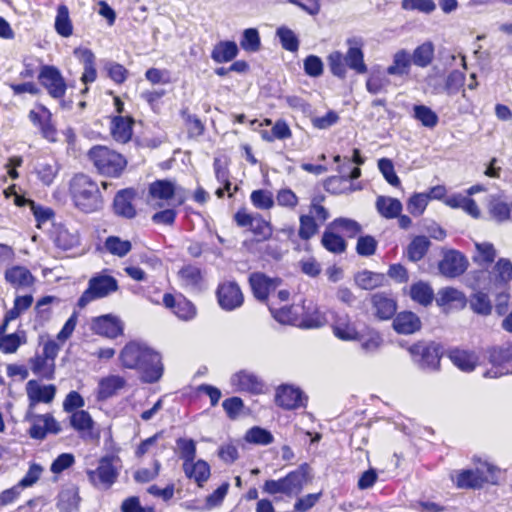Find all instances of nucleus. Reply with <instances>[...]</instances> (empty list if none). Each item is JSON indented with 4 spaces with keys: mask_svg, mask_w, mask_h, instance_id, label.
<instances>
[{
    "mask_svg": "<svg viewBox=\"0 0 512 512\" xmlns=\"http://www.w3.org/2000/svg\"><path fill=\"white\" fill-rule=\"evenodd\" d=\"M119 359L124 368L136 370L145 383H155L162 377L161 356L145 343H127L121 350Z\"/></svg>",
    "mask_w": 512,
    "mask_h": 512,
    "instance_id": "obj_1",
    "label": "nucleus"
},
{
    "mask_svg": "<svg viewBox=\"0 0 512 512\" xmlns=\"http://www.w3.org/2000/svg\"><path fill=\"white\" fill-rule=\"evenodd\" d=\"M69 195L79 211L90 214L103 208L104 200L98 183L86 174H76L69 182Z\"/></svg>",
    "mask_w": 512,
    "mask_h": 512,
    "instance_id": "obj_2",
    "label": "nucleus"
},
{
    "mask_svg": "<svg viewBox=\"0 0 512 512\" xmlns=\"http://www.w3.org/2000/svg\"><path fill=\"white\" fill-rule=\"evenodd\" d=\"M122 469V461L115 454L101 457L95 469L86 471L89 482L99 490L110 489L117 481Z\"/></svg>",
    "mask_w": 512,
    "mask_h": 512,
    "instance_id": "obj_3",
    "label": "nucleus"
},
{
    "mask_svg": "<svg viewBox=\"0 0 512 512\" xmlns=\"http://www.w3.org/2000/svg\"><path fill=\"white\" fill-rule=\"evenodd\" d=\"M88 155L99 173L107 176H119L127 164L121 154L105 146L91 148Z\"/></svg>",
    "mask_w": 512,
    "mask_h": 512,
    "instance_id": "obj_4",
    "label": "nucleus"
},
{
    "mask_svg": "<svg viewBox=\"0 0 512 512\" xmlns=\"http://www.w3.org/2000/svg\"><path fill=\"white\" fill-rule=\"evenodd\" d=\"M185 199V190L170 180H156L149 185L148 202L158 208L170 205V201L181 205Z\"/></svg>",
    "mask_w": 512,
    "mask_h": 512,
    "instance_id": "obj_5",
    "label": "nucleus"
},
{
    "mask_svg": "<svg viewBox=\"0 0 512 512\" xmlns=\"http://www.w3.org/2000/svg\"><path fill=\"white\" fill-rule=\"evenodd\" d=\"M118 290V281L104 272L94 275L88 282L87 289L78 299V306L84 308L96 299L107 297Z\"/></svg>",
    "mask_w": 512,
    "mask_h": 512,
    "instance_id": "obj_6",
    "label": "nucleus"
},
{
    "mask_svg": "<svg viewBox=\"0 0 512 512\" xmlns=\"http://www.w3.org/2000/svg\"><path fill=\"white\" fill-rule=\"evenodd\" d=\"M499 470L487 463L481 462L475 470H463L457 477V486L460 488H478L484 483L496 484Z\"/></svg>",
    "mask_w": 512,
    "mask_h": 512,
    "instance_id": "obj_7",
    "label": "nucleus"
},
{
    "mask_svg": "<svg viewBox=\"0 0 512 512\" xmlns=\"http://www.w3.org/2000/svg\"><path fill=\"white\" fill-rule=\"evenodd\" d=\"M413 361L427 371H435L440 364V347L435 343L418 342L409 347Z\"/></svg>",
    "mask_w": 512,
    "mask_h": 512,
    "instance_id": "obj_8",
    "label": "nucleus"
},
{
    "mask_svg": "<svg viewBox=\"0 0 512 512\" xmlns=\"http://www.w3.org/2000/svg\"><path fill=\"white\" fill-rule=\"evenodd\" d=\"M38 80L51 97L60 99L65 95L67 86L60 71L56 67L49 65L43 66L38 75Z\"/></svg>",
    "mask_w": 512,
    "mask_h": 512,
    "instance_id": "obj_9",
    "label": "nucleus"
},
{
    "mask_svg": "<svg viewBox=\"0 0 512 512\" xmlns=\"http://www.w3.org/2000/svg\"><path fill=\"white\" fill-rule=\"evenodd\" d=\"M56 391V386L53 384L44 385L37 380H29L26 383L29 413H31L39 403L50 404L53 402Z\"/></svg>",
    "mask_w": 512,
    "mask_h": 512,
    "instance_id": "obj_10",
    "label": "nucleus"
},
{
    "mask_svg": "<svg viewBox=\"0 0 512 512\" xmlns=\"http://www.w3.org/2000/svg\"><path fill=\"white\" fill-rule=\"evenodd\" d=\"M217 299L220 307L226 311L239 308L244 301L239 285L233 281H227L218 286Z\"/></svg>",
    "mask_w": 512,
    "mask_h": 512,
    "instance_id": "obj_11",
    "label": "nucleus"
},
{
    "mask_svg": "<svg viewBox=\"0 0 512 512\" xmlns=\"http://www.w3.org/2000/svg\"><path fill=\"white\" fill-rule=\"evenodd\" d=\"M440 273L448 278H455L462 275L468 267L466 257L456 250H448L444 253L443 259L439 262Z\"/></svg>",
    "mask_w": 512,
    "mask_h": 512,
    "instance_id": "obj_12",
    "label": "nucleus"
},
{
    "mask_svg": "<svg viewBox=\"0 0 512 512\" xmlns=\"http://www.w3.org/2000/svg\"><path fill=\"white\" fill-rule=\"evenodd\" d=\"M332 329L334 335L343 341H356L360 331L351 317L344 312H337L333 317Z\"/></svg>",
    "mask_w": 512,
    "mask_h": 512,
    "instance_id": "obj_13",
    "label": "nucleus"
},
{
    "mask_svg": "<svg viewBox=\"0 0 512 512\" xmlns=\"http://www.w3.org/2000/svg\"><path fill=\"white\" fill-rule=\"evenodd\" d=\"M348 50L345 57L347 67L357 74H364L367 72V65L364 62V53L362 50L363 42L360 38L352 37L346 41Z\"/></svg>",
    "mask_w": 512,
    "mask_h": 512,
    "instance_id": "obj_14",
    "label": "nucleus"
},
{
    "mask_svg": "<svg viewBox=\"0 0 512 512\" xmlns=\"http://www.w3.org/2000/svg\"><path fill=\"white\" fill-rule=\"evenodd\" d=\"M4 279L16 290H26L35 283V277L31 271L22 265H13L4 272Z\"/></svg>",
    "mask_w": 512,
    "mask_h": 512,
    "instance_id": "obj_15",
    "label": "nucleus"
},
{
    "mask_svg": "<svg viewBox=\"0 0 512 512\" xmlns=\"http://www.w3.org/2000/svg\"><path fill=\"white\" fill-rule=\"evenodd\" d=\"M163 304L183 321L192 320L196 316V308L191 301L183 296L175 297L166 293L163 296Z\"/></svg>",
    "mask_w": 512,
    "mask_h": 512,
    "instance_id": "obj_16",
    "label": "nucleus"
},
{
    "mask_svg": "<svg viewBox=\"0 0 512 512\" xmlns=\"http://www.w3.org/2000/svg\"><path fill=\"white\" fill-rule=\"evenodd\" d=\"M276 403L284 409L291 410L305 406L306 398L299 388L283 385L277 389Z\"/></svg>",
    "mask_w": 512,
    "mask_h": 512,
    "instance_id": "obj_17",
    "label": "nucleus"
},
{
    "mask_svg": "<svg viewBox=\"0 0 512 512\" xmlns=\"http://www.w3.org/2000/svg\"><path fill=\"white\" fill-rule=\"evenodd\" d=\"M91 328L96 334L112 339L123 333L122 321L112 315H103L95 318L92 321Z\"/></svg>",
    "mask_w": 512,
    "mask_h": 512,
    "instance_id": "obj_18",
    "label": "nucleus"
},
{
    "mask_svg": "<svg viewBox=\"0 0 512 512\" xmlns=\"http://www.w3.org/2000/svg\"><path fill=\"white\" fill-rule=\"evenodd\" d=\"M231 384L237 391L260 394L264 390L262 380L254 373L243 370L231 377Z\"/></svg>",
    "mask_w": 512,
    "mask_h": 512,
    "instance_id": "obj_19",
    "label": "nucleus"
},
{
    "mask_svg": "<svg viewBox=\"0 0 512 512\" xmlns=\"http://www.w3.org/2000/svg\"><path fill=\"white\" fill-rule=\"evenodd\" d=\"M135 195V191L131 188L118 191L113 201L114 213L127 219L134 218L136 216V209L132 202Z\"/></svg>",
    "mask_w": 512,
    "mask_h": 512,
    "instance_id": "obj_20",
    "label": "nucleus"
},
{
    "mask_svg": "<svg viewBox=\"0 0 512 512\" xmlns=\"http://www.w3.org/2000/svg\"><path fill=\"white\" fill-rule=\"evenodd\" d=\"M249 283L254 296L263 301L277 288L279 280L269 278L265 274L257 272L250 275Z\"/></svg>",
    "mask_w": 512,
    "mask_h": 512,
    "instance_id": "obj_21",
    "label": "nucleus"
},
{
    "mask_svg": "<svg viewBox=\"0 0 512 512\" xmlns=\"http://www.w3.org/2000/svg\"><path fill=\"white\" fill-rule=\"evenodd\" d=\"M491 218L497 222L512 220V202L501 195H491L488 203Z\"/></svg>",
    "mask_w": 512,
    "mask_h": 512,
    "instance_id": "obj_22",
    "label": "nucleus"
},
{
    "mask_svg": "<svg viewBox=\"0 0 512 512\" xmlns=\"http://www.w3.org/2000/svg\"><path fill=\"white\" fill-rule=\"evenodd\" d=\"M307 470L308 466L304 464L282 478L285 495H298L302 491L307 482Z\"/></svg>",
    "mask_w": 512,
    "mask_h": 512,
    "instance_id": "obj_23",
    "label": "nucleus"
},
{
    "mask_svg": "<svg viewBox=\"0 0 512 512\" xmlns=\"http://www.w3.org/2000/svg\"><path fill=\"white\" fill-rule=\"evenodd\" d=\"M133 119L131 117L116 116L112 118L110 130L112 138L119 143H127L133 134Z\"/></svg>",
    "mask_w": 512,
    "mask_h": 512,
    "instance_id": "obj_24",
    "label": "nucleus"
},
{
    "mask_svg": "<svg viewBox=\"0 0 512 512\" xmlns=\"http://www.w3.org/2000/svg\"><path fill=\"white\" fill-rule=\"evenodd\" d=\"M125 384V379L119 375L101 378L98 383L97 399L103 401L114 396Z\"/></svg>",
    "mask_w": 512,
    "mask_h": 512,
    "instance_id": "obj_25",
    "label": "nucleus"
},
{
    "mask_svg": "<svg viewBox=\"0 0 512 512\" xmlns=\"http://www.w3.org/2000/svg\"><path fill=\"white\" fill-rule=\"evenodd\" d=\"M183 471L187 478L193 479L200 487L209 479L211 474L209 464L201 459L183 463Z\"/></svg>",
    "mask_w": 512,
    "mask_h": 512,
    "instance_id": "obj_26",
    "label": "nucleus"
},
{
    "mask_svg": "<svg viewBox=\"0 0 512 512\" xmlns=\"http://www.w3.org/2000/svg\"><path fill=\"white\" fill-rule=\"evenodd\" d=\"M393 328L400 334H412L421 328V321L413 312H401L394 318Z\"/></svg>",
    "mask_w": 512,
    "mask_h": 512,
    "instance_id": "obj_27",
    "label": "nucleus"
},
{
    "mask_svg": "<svg viewBox=\"0 0 512 512\" xmlns=\"http://www.w3.org/2000/svg\"><path fill=\"white\" fill-rule=\"evenodd\" d=\"M451 362L464 372H471L478 363V356L473 351L452 349L449 353Z\"/></svg>",
    "mask_w": 512,
    "mask_h": 512,
    "instance_id": "obj_28",
    "label": "nucleus"
},
{
    "mask_svg": "<svg viewBox=\"0 0 512 512\" xmlns=\"http://www.w3.org/2000/svg\"><path fill=\"white\" fill-rule=\"evenodd\" d=\"M377 212L386 219L397 218L402 212V203L392 197L378 196L375 202Z\"/></svg>",
    "mask_w": 512,
    "mask_h": 512,
    "instance_id": "obj_29",
    "label": "nucleus"
},
{
    "mask_svg": "<svg viewBox=\"0 0 512 512\" xmlns=\"http://www.w3.org/2000/svg\"><path fill=\"white\" fill-rule=\"evenodd\" d=\"M181 285L191 291L198 290L202 283V273L195 265H185L178 272Z\"/></svg>",
    "mask_w": 512,
    "mask_h": 512,
    "instance_id": "obj_30",
    "label": "nucleus"
},
{
    "mask_svg": "<svg viewBox=\"0 0 512 512\" xmlns=\"http://www.w3.org/2000/svg\"><path fill=\"white\" fill-rule=\"evenodd\" d=\"M489 362L491 368L484 372L483 377L485 378L495 379L512 373V370L508 367V361H504L500 350L494 349L491 351Z\"/></svg>",
    "mask_w": 512,
    "mask_h": 512,
    "instance_id": "obj_31",
    "label": "nucleus"
},
{
    "mask_svg": "<svg viewBox=\"0 0 512 512\" xmlns=\"http://www.w3.org/2000/svg\"><path fill=\"white\" fill-rule=\"evenodd\" d=\"M371 301L375 309V315L381 320L390 319L396 312L395 301L384 294H374Z\"/></svg>",
    "mask_w": 512,
    "mask_h": 512,
    "instance_id": "obj_32",
    "label": "nucleus"
},
{
    "mask_svg": "<svg viewBox=\"0 0 512 512\" xmlns=\"http://www.w3.org/2000/svg\"><path fill=\"white\" fill-rule=\"evenodd\" d=\"M436 302L439 306L455 304V306L464 308L467 304L466 296L460 290L453 287H446L439 290Z\"/></svg>",
    "mask_w": 512,
    "mask_h": 512,
    "instance_id": "obj_33",
    "label": "nucleus"
},
{
    "mask_svg": "<svg viewBox=\"0 0 512 512\" xmlns=\"http://www.w3.org/2000/svg\"><path fill=\"white\" fill-rule=\"evenodd\" d=\"M35 173L44 185H51L58 173V165L54 159H41L35 164Z\"/></svg>",
    "mask_w": 512,
    "mask_h": 512,
    "instance_id": "obj_34",
    "label": "nucleus"
},
{
    "mask_svg": "<svg viewBox=\"0 0 512 512\" xmlns=\"http://www.w3.org/2000/svg\"><path fill=\"white\" fill-rule=\"evenodd\" d=\"M238 46L233 41H221L212 50L211 58L216 63H226L233 60L238 54Z\"/></svg>",
    "mask_w": 512,
    "mask_h": 512,
    "instance_id": "obj_35",
    "label": "nucleus"
},
{
    "mask_svg": "<svg viewBox=\"0 0 512 512\" xmlns=\"http://www.w3.org/2000/svg\"><path fill=\"white\" fill-rule=\"evenodd\" d=\"M446 204L452 208H460L464 210L475 219L480 217L481 212L477 203L469 196L461 194L452 195L446 200Z\"/></svg>",
    "mask_w": 512,
    "mask_h": 512,
    "instance_id": "obj_36",
    "label": "nucleus"
},
{
    "mask_svg": "<svg viewBox=\"0 0 512 512\" xmlns=\"http://www.w3.org/2000/svg\"><path fill=\"white\" fill-rule=\"evenodd\" d=\"M80 502L78 488L69 486L61 490L58 496V507L65 512H73L78 509Z\"/></svg>",
    "mask_w": 512,
    "mask_h": 512,
    "instance_id": "obj_37",
    "label": "nucleus"
},
{
    "mask_svg": "<svg viewBox=\"0 0 512 512\" xmlns=\"http://www.w3.org/2000/svg\"><path fill=\"white\" fill-rule=\"evenodd\" d=\"M32 372L46 380L54 379L55 362L41 355H36L30 360Z\"/></svg>",
    "mask_w": 512,
    "mask_h": 512,
    "instance_id": "obj_38",
    "label": "nucleus"
},
{
    "mask_svg": "<svg viewBox=\"0 0 512 512\" xmlns=\"http://www.w3.org/2000/svg\"><path fill=\"white\" fill-rule=\"evenodd\" d=\"M54 28L64 38H68L73 34V24L69 16V10L64 4L59 5L57 8Z\"/></svg>",
    "mask_w": 512,
    "mask_h": 512,
    "instance_id": "obj_39",
    "label": "nucleus"
},
{
    "mask_svg": "<svg viewBox=\"0 0 512 512\" xmlns=\"http://www.w3.org/2000/svg\"><path fill=\"white\" fill-rule=\"evenodd\" d=\"M74 53L79 56L84 65V72L81 77L82 81L85 84L94 82L97 73L95 69V56L92 51L89 49H77Z\"/></svg>",
    "mask_w": 512,
    "mask_h": 512,
    "instance_id": "obj_40",
    "label": "nucleus"
},
{
    "mask_svg": "<svg viewBox=\"0 0 512 512\" xmlns=\"http://www.w3.org/2000/svg\"><path fill=\"white\" fill-rule=\"evenodd\" d=\"M53 240L55 245L62 250H70L79 244L78 234L69 231L64 226H58L55 229Z\"/></svg>",
    "mask_w": 512,
    "mask_h": 512,
    "instance_id": "obj_41",
    "label": "nucleus"
},
{
    "mask_svg": "<svg viewBox=\"0 0 512 512\" xmlns=\"http://www.w3.org/2000/svg\"><path fill=\"white\" fill-rule=\"evenodd\" d=\"M411 63V55L405 50H400L394 54L393 63L387 68V74L408 75Z\"/></svg>",
    "mask_w": 512,
    "mask_h": 512,
    "instance_id": "obj_42",
    "label": "nucleus"
},
{
    "mask_svg": "<svg viewBox=\"0 0 512 512\" xmlns=\"http://www.w3.org/2000/svg\"><path fill=\"white\" fill-rule=\"evenodd\" d=\"M27 342L25 331L3 335L0 337V350L5 354L15 353L18 348Z\"/></svg>",
    "mask_w": 512,
    "mask_h": 512,
    "instance_id": "obj_43",
    "label": "nucleus"
},
{
    "mask_svg": "<svg viewBox=\"0 0 512 512\" xmlns=\"http://www.w3.org/2000/svg\"><path fill=\"white\" fill-rule=\"evenodd\" d=\"M476 254L473 256L475 263L482 267L492 264L496 258V250L489 242L475 243Z\"/></svg>",
    "mask_w": 512,
    "mask_h": 512,
    "instance_id": "obj_44",
    "label": "nucleus"
},
{
    "mask_svg": "<svg viewBox=\"0 0 512 512\" xmlns=\"http://www.w3.org/2000/svg\"><path fill=\"white\" fill-rule=\"evenodd\" d=\"M334 231L335 230L329 229L328 225L322 235L321 243L324 246V248L327 249L328 251L335 254H340L346 250V242L341 236L337 235Z\"/></svg>",
    "mask_w": 512,
    "mask_h": 512,
    "instance_id": "obj_45",
    "label": "nucleus"
},
{
    "mask_svg": "<svg viewBox=\"0 0 512 512\" xmlns=\"http://www.w3.org/2000/svg\"><path fill=\"white\" fill-rule=\"evenodd\" d=\"M104 249L114 256L123 258L131 251L132 244L118 236H109L104 242Z\"/></svg>",
    "mask_w": 512,
    "mask_h": 512,
    "instance_id": "obj_46",
    "label": "nucleus"
},
{
    "mask_svg": "<svg viewBox=\"0 0 512 512\" xmlns=\"http://www.w3.org/2000/svg\"><path fill=\"white\" fill-rule=\"evenodd\" d=\"M356 341L361 342V348L367 353L376 352L383 343V339L379 332L370 328H366L363 333L360 332L359 339Z\"/></svg>",
    "mask_w": 512,
    "mask_h": 512,
    "instance_id": "obj_47",
    "label": "nucleus"
},
{
    "mask_svg": "<svg viewBox=\"0 0 512 512\" xmlns=\"http://www.w3.org/2000/svg\"><path fill=\"white\" fill-rule=\"evenodd\" d=\"M468 302L470 308L474 313L482 316H487L491 314L492 304L488 294L482 291H477L470 296Z\"/></svg>",
    "mask_w": 512,
    "mask_h": 512,
    "instance_id": "obj_48",
    "label": "nucleus"
},
{
    "mask_svg": "<svg viewBox=\"0 0 512 512\" xmlns=\"http://www.w3.org/2000/svg\"><path fill=\"white\" fill-rule=\"evenodd\" d=\"M413 117L429 129L436 127L439 121L438 115L430 107L422 104L413 107Z\"/></svg>",
    "mask_w": 512,
    "mask_h": 512,
    "instance_id": "obj_49",
    "label": "nucleus"
},
{
    "mask_svg": "<svg viewBox=\"0 0 512 512\" xmlns=\"http://www.w3.org/2000/svg\"><path fill=\"white\" fill-rule=\"evenodd\" d=\"M325 197L316 195L311 198L308 216H312L320 225L324 224L330 218L329 210L322 204Z\"/></svg>",
    "mask_w": 512,
    "mask_h": 512,
    "instance_id": "obj_50",
    "label": "nucleus"
},
{
    "mask_svg": "<svg viewBox=\"0 0 512 512\" xmlns=\"http://www.w3.org/2000/svg\"><path fill=\"white\" fill-rule=\"evenodd\" d=\"M434 46L431 42H425L418 46L411 57V61L418 67H427L433 60Z\"/></svg>",
    "mask_w": 512,
    "mask_h": 512,
    "instance_id": "obj_51",
    "label": "nucleus"
},
{
    "mask_svg": "<svg viewBox=\"0 0 512 512\" xmlns=\"http://www.w3.org/2000/svg\"><path fill=\"white\" fill-rule=\"evenodd\" d=\"M384 281L383 274L371 271H361L355 276L356 284L364 290H372L382 285Z\"/></svg>",
    "mask_w": 512,
    "mask_h": 512,
    "instance_id": "obj_52",
    "label": "nucleus"
},
{
    "mask_svg": "<svg viewBox=\"0 0 512 512\" xmlns=\"http://www.w3.org/2000/svg\"><path fill=\"white\" fill-rule=\"evenodd\" d=\"M70 425L79 433H87L92 430L94 421L87 411L76 410L70 416Z\"/></svg>",
    "mask_w": 512,
    "mask_h": 512,
    "instance_id": "obj_53",
    "label": "nucleus"
},
{
    "mask_svg": "<svg viewBox=\"0 0 512 512\" xmlns=\"http://www.w3.org/2000/svg\"><path fill=\"white\" fill-rule=\"evenodd\" d=\"M33 300L32 295L17 296L14 299L13 307L5 314V322L9 323L17 319L22 313L31 307Z\"/></svg>",
    "mask_w": 512,
    "mask_h": 512,
    "instance_id": "obj_54",
    "label": "nucleus"
},
{
    "mask_svg": "<svg viewBox=\"0 0 512 512\" xmlns=\"http://www.w3.org/2000/svg\"><path fill=\"white\" fill-rule=\"evenodd\" d=\"M321 225L313 219L312 216H308L307 214H302L299 217V230L298 236L302 240H309L314 237Z\"/></svg>",
    "mask_w": 512,
    "mask_h": 512,
    "instance_id": "obj_55",
    "label": "nucleus"
},
{
    "mask_svg": "<svg viewBox=\"0 0 512 512\" xmlns=\"http://www.w3.org/2000/svg\"><path fill=\"white\" fill-rule=\"evenodd\" d=\"M411 298L421 305H429L434 297L432 288L424 282H418L411 286L410 289Z\"/></svg>",
    "mask_w": 512,
    "mask_h": 512,
    "instance_id": "obj_56",
    "label": "nucleus"
},
{
    "mask_svg": "<svg viewBox=\"0 0 512 512\" xmlns=\"http://www.w3.org/2000/svg\"><path fill=\"white\" fill-rule=\"evenodd\" d=\"M430 246V241L425 236H417L415 237L412 242L409 244L407 249V255L408 258L411 261H419L421 260L426 252L428 251V248Z\"/></svg>",
    "mask_w": 512,
    "mask_h": 512,
    "instance_id": "obj_57",
    "label": "nucleus"
},
{
    "mask_svg": "<svg viewBox=\"0 0 512 512\" xmlns=\"http://www.w3.org/2000/svg\"><path fill=\"white\" fill-rule=\"evenodd\" d=\"M329 229L342 231L348 237H354L361 232V225L349 218H336L329 224Z\"/></svg>",
    "mask_w": 512,
    "mask_h": 512,
    "instance_id": "obj_58",
    "label": "nucleus"
},
{
    "mask_svg": "<svg viewBox=\"0 0 512 512\" xmlns=\"http://www.w3.org/2000/svg\"><path fill=\"white\" fill-rule=\"evenodd\" d=\"M327 62L330 71L334 76L341 79L346 77L348 67L345 63L344 54H342L340 51H333L328 55Z\"/></svg>",
    "mask_w": 512,
    "mask_h": 512,
    "instance_id": "obj_59",
    "label": "nucleus"
},
{
    "mask_svg": "<svg viewBox=\"0 0 512 512\" xmlns=\"http://www.w3.org/2000/svg\"><path fill=\"white\" fill-rule=\"evenodd\" d=\"M389 84L390 80L384 73L373 72L366 81V89L371 94H378L386 91Z\"/></svg>",
    "mask_w": 512,
    "mask_h": 512,
    "instance_id": "obj_60",
    "label": "nucleus"
},
{
    "mask_svg": "<svg viewBox=\"0 0 512 512\" xmlns=\"http://www.w3.org/2000/svg\"><path fill=\"white\" fill-rule=\"evenodd\" d=\"M250 200L254 207L261 210H269L275 204L272 192L264 189L254 190L250 195Z\"/></svg>",
    "mask_w": 512,
    "mask_h": 512,
    "instance_id": "obj_61",
    "label": "nucleus"
},
{
    "mask_svg": "<svg viewBox=\"0 0 512 512\" xmlns=\"http://www.w3.org/2000/svg\"><path fill=\"white\" fill-rule=\"evenodd\" d=\"M245 440L249 443L258 445H268L273 442L274 437L268 430L264 428L253 427L247 431Z\"/></svg>",
    "mask_w": 512,
    "mask_h": 512,
    "instance_id": "obj_62",
    "label": "nucleus"
},
{
    "mask_svg": "<svg viewBox=\"0 0 512 512\" xmlns=\"http://www.w3.org/2000/svg\"><path fill=\"white\" fill-rule=\"evenodd\" d=\"M276 34L279 37L282 47L285 50L291 51V52H295L298 50L299 41H298L297 36L291 29H289L285 26H282L277 29Z\"/></svg>",
    "mask_w": 512,
    "mask_h": 512,
    "instance_id": "obj_63",
    "label": "nucleus"
},
{
    "mask_svg": "<svg viewBox=\"0 0 512 512\" xmlns=\"http://www.w3.org/2000/svg\"><path fill=\"white\" fill-rule=\"evenodd\" d=\"M180 458L183 463L194 461L196 458V443L192 439L179 438L176 441Z\"/></svg>",
    "mask_w": 512,
    "mask_h": 512,
    "instance_id": "obj_64",
    "label": "nucleus"
}]
</instances>
